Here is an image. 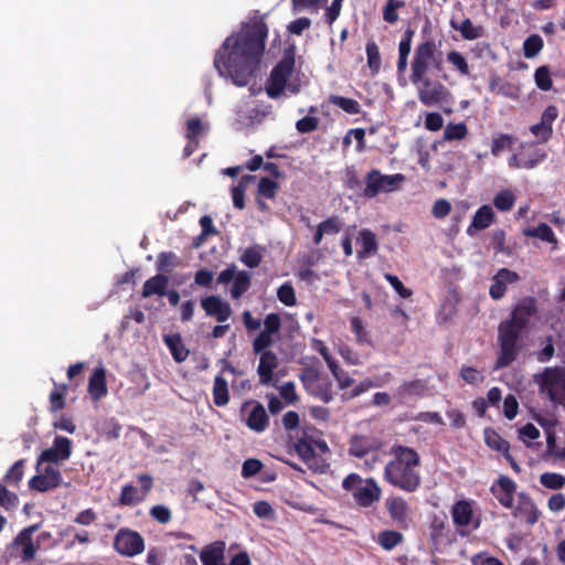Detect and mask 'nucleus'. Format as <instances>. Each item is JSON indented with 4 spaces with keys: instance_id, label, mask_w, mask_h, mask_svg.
<instances>
[{
    "instance_id": "obj_1",
    "label": "nucleus",
    "mask_w": 565,
    "mask_h": 565,
    "mask_svg": "<svg viewBox=\"0 0 565 565\" xmlns=\"http://www.w3.org/2000/svg\"><path fill=\"white\" fill-rule=\"evenodd\" d=\"M267 36L268 26L263 18L243 22L215 52L213 63L218 74L236 86H246L259 70Z\"/></svg>"
},
{
    "instance_id": "obj_2",
    "label": "nucleus",
    "mask_w": 565,
    "mask_h": 565,
    "mask_svg": "<svg viewBox=\"0 0 565 565\" xmlns=\"http://www.w3.org/2000/svg\"><path fill=\"white\" fill-rule=\"evenodd\" d=\"M534 312V301L524 299L513 310L511 319L500 323L498 335L500 353L495 362V369L505 367L515 360L519 334L527 326Z\"/></svg>"
},
{
    "instance_id": "obj_3",
    "label": "nucleus",
    "mask_w": 565,
    "mask_h": 565,
    "mask_svg": "<svg viewBox=\"0 0 565 565\" xmlns=\"http://www.w3.org/2000/svg\"><path fill=\"white\" fill-rule=\"evenodd\" d=\"M393 459L387 462L384 477L394 487L404 491H414L420 484V476L416 471L419 466L418 454L409 447L395 445L391 447Z\"/></svg>"
},
{
    "instance_id": "obj_4",
    "label": "nucleus",
    "mask_w": 565,
    "mask_h": 565,
    "mask_svg": "<svg viewBox=\"0 0 565 565\" xmlns=\"http://www.w3.org/2000/svg\"><path fill=\"white\" fill-rule=\"evenodd\" d=\"M441 70L443 53L436 42L428 39L417 44L411 62V81L423 79L430 76L431 72Z\"/></svg>"
},
{
    "instance_id": "obj_5",
    "label": "nucleus",
    "mask_w": 565,
    "mask_h": 565,
    "mask_svg": "<svg viewBox=\"0 0 565 565\" xmlns=\"http://www.w3.org/2000/svg\"><path fill=\"white\" fill-rule=\"evenodd\" d=\"M315 433L313 428L303 429L295 441L294 449L311 470L318 471L321 468L320 456L328 452L329 447L324 440L316 438Z\"/></svg>"
},
{
    "instance_id": "obj_6",
    "label": "nucleus",
    "mask_w": 565,
    "mask_h": 565,
    "mask_svg": "<svg viewBox=\"0 0 565 565\" xmlns=\"http://www.w3.org/2000/svg\"><path fill=\"white\" fill-rule=\"evenodd\" d=\"M540 393L546 396L554 405L565 406V370L562 367H546L534 376Z\"/></svg>"
},
{
    "instance_id": "obj_7",
    "label": "nucleus",
    "mask_w": 565,
    "mask_h": 565,
    "mask_svg": "<svg viewBox=\"0 0 565 565\" xmlns=\"http://www.w3.org/2000/svg\"><path fill=\"white\" fill-rule=\"evenodd\" d=\"M417 89V97L425 106H441L452 103L451 92L438 79L431 76L412 82Z\"/></svg>"
},
{
    "instance_id": "obj_8",
    "label": "nucleus",
    "mask_w": 565,
    "mask_h": 565,
    "mask_svg": "<svg viewBox=\"0 0 565 565\" xmlns=\"http://www.w3.org/2000/svg\"><path fill=\"white\" fill-rule=\"evenodd\" d=\"M406 178L402 173L383 174L379 170H371L365 177L363 195L373 199L379 194L392 193L402 189Z\"/></svg>"
},
{
    "instance_id": "obj_9",
    "label": "nucleus",
    "mask_w": 565,
    "mask_h": 565,
    "mask_svg": "<svg viewBox=\"0 0 565 565\" xmlns=\"http://www.w3.org/2000/svg\"><path fill=\"white\" fill-rule=\"evenodd\" d=\"M295 66V58L292 54L286 53L284 57L271 70L266 93L270 98H277L286 88L288 77L290 76Z\"/></svg>"
},
{
    "instance_id": "obj_10",
    "label": "nucleus",
    "mask_w": 565,
    "mask_h": 565,
    "mask_svg": "<svg viewBox=\"0 0 565 565\" xmlns=\"http://www.w3.org/2000/svg\"><path fill=\"white\" fill-rule=\"evenodd\" d=\"M239 416L246 426L256 433L265 431L269 425L264 405L255 399H247L241 405Z\"/></svg>"
},
{
    "instance_id": "obj_11",
    "label": "nucleus",
    "mask_w": 565,
    "mask_h": 565,
    "mask_svg": "<svg viewBox=\"0 0 565 565\" xmlns=\"http://www.w3.org/2000/svg\"><path fill=\"white\" fill-rule=\"evenodd\" d=\"M114 550L121 556L134 557L143 552L145 540L137 531L121 527L114 537Z\"/></svg>"
},
{
    "instance_id": "obj_12",
    "label": "nucleus",
    "mask_w": 565,
    "mask_h": 565,
    "mask_svg": "<svg viewBox=\"0 0 565 565\" xmlns=\"http://www.w3.org/2000/svg\"><path fill=\"white\" fill-rule=\"evenodd\" d=\"M39 530V524L24 527L13 540L11 553L19 556L22 562H31L35 557L36 546L33 543V534Z\"/></svg>"
},
{
    "instance_id": "obj_13",
    "label": "nucleus",
    "mask_w": 565,
    "mask_h": 565,
    "mask_svg": "<svg viewBox=\"0 0 565 565\" xmlns=\"http://www.w3.org/2000/svg\"><path fill=\"white\" fill-rule=\"evenodd\" d=\"M382 489L372 478H360L355 475V504L370 508L380 501Z\"/></svg>"
},
{
    "instance_id": "obj_14",
    "label": "nucleus",
    "mask_w": 565,
    "mask_h": 565,
    "mask_svg": "<svg viewBox=\"0 0 565 565\" xmlns=\"http://www.w3.org/2000/svg\"><path fill=\"white\" fill-rule=\"evenodd\" d=\"M72 455V440L64 436H56L51 448L44 449L38 459V466L43 462L57 463L67 460Z\"/></svg>"
},
{
    "instance_id": "obj_15",
    "label": "nucleus",
    "mask_w": 565,
    "mask_h": 565,
    "mask_svg": "<svg viewBox=\"0 0 565 565\" xmlns=\"http://www.w3.org/2000/svg\"><path fill=\"white\" fill-rule=\"evenodd\" d=\"M61 482L62 475L60 469L52 465H47L41 473L33 476L29 480V488L39 492H46L60 487Z\"/></svg>"
},
{
    "instance_id": "obj_16",
    "label": "nucleus",
    "mask_w": 565,
    "mask_h": 565,
    "mask_svg": "<svg viewBox=\"0 0 565 565\" xmlns=\"http://www.w3.org/2000/svg\"><path fill=\"white\" fill-rule=\"evenodd\" d=\"M377 447L379 445L374 440L366 438L355 440V458L359 459L358 462L355 461V467L363 468L366 471L374 469L379 461Z\"/></svg>"
},
{
    "instance_id": "obj_17",
    "label": "nucleus",
    "mask_w": 565,
    "mask_h": 565,
    "mask_svg": "<svg viewBox=\"0 0 565 565\" xmlns=\"http://www.w3.org/2000/svg\"><path fill=\"white\" fill-rule=\"evenodd\" d=\"M201 307L206 316L214 318L220 323H224L232 316L231 305L220 296L211 295L202 298Z\"/></svg>"
},
{
    "instance_id": "obj_18",
    "label": "nucleus",
    "mask_w": 565,
    "mask_h": 565,
    "mask_svg": "<svg viewBox=\"0 0 565 565\" xmlns=\"http://www.w3.org/2000/svg\"><path fill=\"white\" fill-rule=\"evenodd\" d=\"M385 507L391 519L398 525L406 527L411 519V509L406 500L401 497H390L385 501Z\"/></svg>"
},
{
    "instance_id": "obj_19",
    "label": "nucleus",
    "mask_w": 565,
    "mask_h": 565,
    "mask_svg": "<svg viewBox=\"0 0 565 565\" xmlns=\"http://www.w3.org/2000/svg\"><path fill=\"white\" fill-rule=\"evenodd\" d=\"M356 256L359 259L369 258L377 253L379 244L375 233L364 228L355 237Z\"/></svg>"
},
{
    "instance_id": "obj_20",
    "label": "nucleus",
    "mask_w": 565,
    "mask_h": 565,
    "mask_svg": "<svg viewBox=\"0 0 565 565\" xmlns=\"http://www.w3.org/2000/svg\"><path fill=\"white\" fill-rule=\"evenodd\" d=\"M519 278L516 271L501 268L493 277V282L489 290L490 296L495 300L501 299L505 294L508 285L516 282Z\"/></svg>"
},
{
    "instance_id": "obj_21",
    "label": "nucleus",
    "mask_w": 565,
    "mask_h": 565,
    "mask_svg": "<svg viewBox=\"0 0 565 565\" xmlns=\"http://www.w3.org/2000/svg\"><path fill=\"white\" fill-rule=\"evenodd\" d=\"M87 391L90 398L95 402L107 395L106 369L102 364L93 371L88 380Z\"/></svg>"
},
{
    "instance_id": "obj_22",
    "label": "nucleus",
    "mask_w": 565,
    "mask_h": 565,
    "mask_svg": "<svg viewBox=\"0 0 565 565\" xmlns=\"http://www.w3.org/2000/svg\"><path fill=\"white\" fill-rule=\"evenodd\" d=\"M451 516L457 526H468L471 524L473 529L479 526V521L473 518L472 505L467 500H460L452 505Z\"/></svg>"
},
{
    "instance_id": "obj_23",
    "label": "nucleus",
    "mask_w": 565,
    "mask_h": 565,
    "mask_svg": "<svg viewBox=\"0 0 565 565\" xmlns=\"http://www.w3.org/2000/svg\"><path fill=\"white\" fill-rule=\"evenodd\" d=\"M515 491V483L508 477H500L498 481L491 487V492L505 507L513 505V494Z\"/></svg>"
},
{
    "instance_id": "obj_24",
    "label": "nucleus",
    "mask_w": 565,
    "mask_h": 565,
    "mask_svg": "<svg viewBox=\"0 0 565 565\" xmlns=\"http://www.w3.org/2000/svg\"><path fill=\"white\" fill-rule=\"evenodd\" d=\"M278 366V358L273 351H265L262 353L257 373L262 385L270 384L274 375V370Z\"/></svg>"
},
{
    "instance_id": "obj_25",
    "label": "nucleus",
    "mask_w": 565,
    "mask_h": 565,
    "mask_svg": "<svg viewBox=\"0 0 565 565\" xmlns=\"http://www.w3.org/2000/svg\"><path fill=\"white\" fill-rule=\"evenodd\" d=\"M169 286V277L164 274L157 275L147 279L142 286L141 297L150 298L152 296H164Z\"/></svg>"
},
{
    "instance_id": "obj_26",
    "label": "nucleus",
    "mask_w": 565,
    "mask_h": 565,
    "mask_svg": "<svg viewBox=\"0 0 565 565\" xmlns=\"http://www.w3.org/2000/svg\"><path fill=\"white\" fill-rule=\"evenodd\" d=\"M225 543L215 541L204 546L200 553L203 565H224Z\"/></svg>"
},
{
    "instance_id": "obj_27",
    "label": "nucleus",
    "mask_w": 565,
    "mask_h": 565,
    "mask_svg": "<svg viewBox=\"0 0 565 565\" xmlns=\"http://www.w3.org/2000/svg\"><path fill=\"white\" fill-rule=\"evenodd\" d=\"M318 351L327 362L333 376L339 382V386L341 388L350 386L351 379L340 369L338 362L329 353V349L321 341H318Z\"/></svg>"
},
{
    "instance_id": "obj_28",
    "label": "nucleus",
    "mask_w": 565,
    "mask_h": 565,
    "mask_svg": "<svg viewBox=\"0 0 565 565\" xmlns=\"http://www.w3.org/2000/svg\"><path fill=\"white\" fill-rule=\"evenodd\" d=\"M163 342L175 362L181 363L188 359L190 350L184 345L179 333L164 335Z\"/></svg>"
},
{
    "instance_id": "obj_29",
    "label": "nucleus",
    "mask_w": 565,
    "mask_h": 565,
    "mask_svg": "<svg viewBox=\"0 0 565 565\" xmlns=\"http://www.w3.org/2000/svg\"><path fill=\"white\" fill-rule=\"evenodd\" d=\"M489 88L492 93L511 99H518L520 96V90L516 86H514L510 82L502 79L497 74H492L490 76Z\"/></svg>"
},
{
    "instance_id": "obj_30",
    "label": "nucleus",
    "mask_w": 565,
    "mask_h": 565,
    "mask_svg": "<svg viewBox=\"0 0 565 565\" xmlns=\"http://www.w3.org/2000/svg\"><path fill=\"white\" fill-rule=\"evenodd\" d=\"M493 218H494V213H493L492 207L489 205H482L475 213L472 222L467 230L468 234L471 235L472 230L481 231V230L489 227L492 224Z\"/></svg>"
},
{
    "instance_id": "obj_31",
    "label": "nucleus",
    "mask_w": 565,
    "mask_h": 565,
    "mask_svg": "<svg viewBox=\"0 0 565 565\" xmlns=\"http://www.w3.org/2000/svg\"><path fill=\"white\" fill-rule=\"evenodd\" d=\"M523 235L526 237H535L548 244H552L553 249L557 248L558 241L553 230L546 223H540L535 227H526L523 230Z\"/></svg>"
},
{
    "instance_id": "obj_32",
    "label": "nucleus",
    "mask_w": 565,
    "mask_h": 565,
    "mask_svg": "<svg viewBox=\"0 0 565 565\" xmlns=\"http://www.w3.org/2000/svg\"><path fill=\"white\" fill-rule=\"evenodd\" d=\"M213 402L216 406L223 407L230 402L228 384L222 375L214 377L212 388Z\"/></svg>"
},
{
    "instance_id": "obj_33",
    "label": "nucleus",
    "mask_w": 565,
    "mask_h": 565,
    "mask_svg": "<svg viewBox=\"0 0 565 565\" xmlns=\"http://www.w3.org/2000/svg\"><path fill=\"white\" fill-rule=\"evenodd\" d=\"M250 279V274L246 270H242L236 274L231 289V296L233 299L241 298L249 289Z\"/></svg>"
},
{
    "instance_id": "obj_34",
    "label": "nucleus",
    "mask_w": 565,
    "mask_h": 565,
    "mask_svg": "<svg viewBox=\"0 0 565 565\" xmlns=\"http://www.w3.org/2000/svg\"><path fill=\"white\" fill-rule=\"evenodd\" d=\"M25 459L15 461L3 476V482L8 486L17 487L24 475Z\"/></svg>"
},
{
    "instance_id": "obj_35",
    "label": "nucleus",
    "mask_w": 565,
    "mask_h": 565,
    "mask_svg": "<svg viewBox=\"0 0 565 565\" xmlns=\"http://www.w3.org/2000/svg\"><path fill=\"white\" fill-rule=\"evenodd\" d=\"M67 390V384H62L61 386L55 384L54 388L50 393V412L56 413L65 407V395Z\"/></svg>"
},
{
    "instance_id": "obj_36",
    "label": "nucleus",
    "mask_w": 565,
    "mask_h": 565,
    "mask_svg": "<svg viewBox=\"0 0 565 565\" xmlns=\"http://www.w3.org/2000/svg\"><path fill=\"white\" fill-rule=\"evenodd\" d=\"M254 179L253 175H244L236 185L232 188L233 205L243 210L245 207V190L249 180Z\"/></svg>"
},
{
    "instance_id": "obj_37",
    "label": "nucleus",
    "mask_w": 565,
    "mask_h": 565,
    "mask_svg": "<svg viewBox=\"0 0 565 565\" xmlns=\"http://www.w3.org/2000/svg\"><path fill=\"white\" fill-rule=\"evenodd\" d=\"M466 40H476L484 35V29L476 25L469 19H465L459 26H455Z\"/></svg>"
},
{
    "instance_id": "obj_38",
    "label": "nucleus",
    "mask_w": 565,
    "mask_h": 565,
    "mask_svg": "<svg viewBox=\"0 0 565 565\" xmlns=\"http://www.w3.org/2000/svg\"><path fill=\"white\" fill-rule=\"evenodd\" d=\"M484 441L488 445V447H490L493 450L500 451L503 455L509 451V443L492 429L484 430Z\"/></svg>"
},
{
    "instance_id": "obj_39",
    "label": "nucleus",
    "mask_w": 565,
    "mask_h": 565,
    "mask_svg": "<svg viewBox=\"0 0 565 565\" xmlns=\"http://www.w3.org/2000/svg\"><path fill=\"white\" fill-rule=\"evenodd\" d=\"M516 201V196L511 190H502L498 192L493 199L494 206L500 211H510Z\"/></svg>"
},
{
    "instance_id": "obj_40",
    "label": "nucleus",
    "mask_w": 565,
    "mask_h": 565,
    "mask_svg": "<svg viewBox=\"0 0 565 565\" xmlns=\"http://www.w3.org/2000/svg\"><path fill=\"white\" fill-rule=\"evenodd\" d=\"M468 135V128L463 122H449L444 130V139L446 141L462 140Z\"/></svg>"
},
{
    "instance_id": "obj_41",
    "label": "nucleus",
    "mask_w": 565,
    "mask_h": 565,
    "mask_svg": "<svg viewBox=\"0 0 565 565\" xmlns=\"http://www.w3.org/2000/svg\"><path fill=\"white\" fill-rule=\"evenodd\" d=\"M179 265V258L173 252H161L158 255L156 268L158 273L169 271L170 268L177 267Z\"/></svg>"
},
{
    "instance_id": "obj_42",
    "label": "nucleus",
    "mask_w": 565,
    "mask_h": 565,
    "mask_svg": "<svg viewBox=\"0 0 565 565\" xmlns=\"http://www.w3.org/2000/svg\"><path fill=\"white\" fill-rule=\"evenodd\" d=\"M447 61L452 65L455 70L458 71V73L461 76H469L470 75V67L466 60V57L458 51H450L447 54Z\"/></svg>"
},
{
    "instance_id": "obj_43",
    "label": "nucleus",
    "mask_w": 565,
    "mask_h": 565,
    "mask_svg": "<svg viewBox=\"0 0 565 565\" xmlns=\"http://www.w3.org/2000/svg\"><path fill=\"white\" fill-rule=\"evenodd\" d=\"M405 7L403 0H388L383 9V19L387 23H396L398 20V10Z\"/></svg>"
},
{
    "instance_id": "obj_44",
    "label": "nucleus",
    "mask_w": 565,
    "mask_h": 565,
    "mask_svg": "<svg viewBox=\"0 0 565 565\" xmlns=\"http://www.w3.org/2000/svg\"><path fill=\"white\" fill-rule=\"evenodd\" d=\"M367 66L373 74H376L381 68V54L377 44L370 41L366 44Z\"/></svg>"
},
{
    "instance_id": "obj_45",
    "label": "nucleus",
    "mask_w": 565,
    "mask_h": 565,
    "mask_svg": "<svg viewBox=\"0 0 565 565\" xmlns=\"http://www.w3.org/2000/svg\"><path fill=\"white\" fill-rule=\"evenodd\" d=\"M403 540V535L396 531H384L379 534V543L385 550H392Z\"/></svg>"
},
{
    "instance_id": "obj_46",
    "label": "nucleus",
    "mask_w": 565,
    "mask_h": 565,
    "mask_svg": "<svg viewBox=\"0 0 565 565\" xmlns=\"http://www.w3.org/2000/svg\"><path fill=\"white\" fill-rule=\"evenodd\" d=\"M278 300L285 306L291 307L297 302L295 289L290 282L282 284L277 290Z\"/></svg>"
},
{
    "instance_id": "obj_47",
    "label": "nucleus",
    "mask_w": 565,
    "mask_h": 565,
    "mask_svg": "<svg viewBox=\"0 0 565 565\" xmlns=\"http://www.w3.org/2000/svg\"><path fill=\"white\" fill-rule=\"evenodd\" d=\"M523 149H525L523 147ZM522 157L525 163V169H533L540 162L544 161L546 158V152L543 149H533L531 151L524 150L522 152Z\"/></svg>"
},
{
    "instance_id": "obj_48",
    "label": "nucleus",
    "mask_w": 565,
    "mask_h": 565,
    "mask_svg": "<svg viewBox=\"0 0 565 565\" xmlns=\"http://www.w3.org/2000/svg\"><path fill=\"white\" fill-rule=\"evenodd\" d=\"M540 481L544 487H546L548 489L557 490V489H561L564 487L565 477L559 473L545 472V473L541 475Z\"/></svg>"
},
{
    "instance_id": "obj_49",
    "label": "nucleus",
    "mask_w": 565,
    "mask_h": 565,
    "mask_svg": "<svg viewBox=\"0 0 565 565\" xmlns=\"http://www.w3.org/2000/svg\"><path fill=\"white\" fill-rule=\"evenodd\" d=\"M19 503V498L14 492L7 489L6 483H0V507L6 510L14 509Z\"/></svg>"
},
{
    "instance_id": "obj_50",
    "label": "nucleus",
    "mask_w": 565,
    "mask_h": 565,
    "mask_svg": "<svg viewBox=\"0 0 565 565\" xmlns=\"http://www.w3.org/2000/svg\"><path fill=\"white\" fill-rule=\"evenodd\" d=\"M535 84L542 90H550L553 86L550 70L546 66H540L534 74Z\"/></svg>"
},
{
    "instance_id": "obj_51",
    "label": "nucleus",
    "mask_w": 565,
    "mask_h": 565,
    "mask_svg": "<svg viewBox=\"0 0 565 565\" xmlns=\"http://www.w3.org/2000/svg\"><path fill=\"white\" fill-rule=\"evenodd\" d=\"M278 189V184L269 179V178H262L258 183V194L266 198V199H274L276 196V192Z\"/></svg>"
},
{
    "instance_id": "obj_52",
    "label": "nucleus",
    "mask_w": 565,
    "mask_h": 565,
    "mask_svg": "<svg viewBox=\"0 0 565 565\" xmlns=\"http://www.w3.org/2000/svg\"><path fill=\"white\" fill-rule=\"evenodd\" d=\"M513 142V138L510 135H499L493 138L491 143V153L498 157L503 150L510 149Z\"/></svg>"
},
{
    "instance_id": "obj_53",
    "label": "nucleus",
    "mask_w": 565,
    "mask_h": 565,
    "mask_svg": "<svg viewBox=\"0 0 565 565\" xmlns=\"http://www.w3.org/2000/svg\"><path fill=\"white\" fill-rule=\"evenodd\" d=\"M263 259L262 254L254 247H248L241 256V262L249 268H256Z\"/></svg>"
},
{
    "instance_id": "obj_54",
    "label": "nucleus",
    "mask_w": 565,
    "mask_h": 565,
    "mask_svg": "<svg viewBox=\"0 0 565 565\" xmlns=\"http://www.w3.org/2000/svg\"><path fill=\"white\" fill-rule=\"evenodd\" d=\"M264 465L259 459L249 458L243 462L242 477L245 479L256 476L263 469Z\"/></svg>"
},
{
    "instance_id": "obj_55",
    "label": "nucleus",
    "mask_w": 565,
    "mask_h": 565,
    "mask_svg": "<svg viewBox=\"0 0 565 565\" xmlns=\"http://www.w3.org/2000/svg\"><path fill=\"white\" fill-rule=\"evenodd\" d=\"M425 383L420 380L411 381L404 383L399 386L397 393L399 396L404 397L407 395H417L420 394L425 390Z\"/></svg>"
},
{
    "instance_id": "obj_56",
    "label": "nucleus",
    "mask_w": 565,
    "mask_h": 565,
    "mask_svg": "<svg viewBox=\"0 0 565 565\" xmlns=\"http://www.w3.org/2000/svg\"><path fill=\"white\" fill-rule=\"evenodd\" d=\"M412 50V43L401 41L398 44L397 71L404 73L408 65V56Z\"/></svg>"
},
{
    "instance_id": "obj_57",
    "label": "nucleus",
    "mask_w": 565,
    "mask_h": 565,
    "mask_svg": "<svg viewBox=\"0 0 565 565\" xmlns=\"http://www.w3.org/2000/svg\"><path fill=\"white\" fill-rule=\"evenodd\" d=\"M137 489L132 484H125L121 488L119 503L121 505H132L139 502L141 499L137 498Z\"/></svg>"
},
{
    "instance_id": "obj_58",
    "label": "nucleus",
    "mask_w": 565,
    "mask_h": 565,
    "mask_svg": "<svg viewBox=\"0 0 565 565\" xmlns=\"http://www.w3.org/2000/svg\"><path fill=\"white\" fill-rule=\"evenodd\" d=\"M543 47V40L539 35H532L524 42L523 49L526 57L535 56Z\"/></svg>"
},
{
    "instance_id": "obj_59",
    "label": "nucleus",
    "mask_w": 565,
    "mask_h": 565,
    "mask_svg": "<svg viewBox=\"0 0 565 565\" xmlns=\"http://www.w3.org/2000/svg\"><path fill=\"white\" fill-rule=\"evenodd\" d=\"M451 212V204L446 199H438L434 202L431 214L435 218L441 220L448 216Z\"/></svg>"
},
{
    "instance_id": "obj_60",
    "label": "nucleus",
    "mask_w": 565,
    "mask_h": 565,
    "mask_svg": "<svg viewBox=\"0 0 565 565\" xmlns=\"http://www.w3.org/2000/svg\"><path fill=\"white\" fill-rule=\"evenodd\" d=\"M281 328V319L278 313L271 312L268 313L264 320V330L268 334H276L279 332Z\"/></svg>"
},
{
    "instance_id": "obj_61",
    "label": "nucleus",
    "mask_w": 565,
    "mask_h": 565,
    "mask_svg": "<svg viewBox=\"0 0 565 565\" xmlns=\"http://www.w3.org/2000/svg\"><path fill=\"white\" fill-rule=\"evenodd\" d=\"M203 132V124L199 117L190 118L186 121L185 137L189 140H198V137Z\"/></svg>"
},
{
    "instance_id": "obj_62",
    "label": "nucleus",
    "mask_w": 565,
    "mask_h": 565,
    "mask_svg": "<svg viewBox=\"0 0 565 565\" xmlns=\"http://www.w3.org/2000/svg\"><path fill=\"white\" fill-rule=\"evenodd\" d=\"M273 344V335L260 332L253 341V350L255 353H264Z\"/></svg>"
},
{
    "instance_id": "obj_63",
    "label": "nucleus",
    "mask_w": 565,
    "mask_h": 565,
    "mask_svg": "<svg viewBox=\"0 0 565 565\" xmlns=\"http://www.w3.org/2000/svg\"><path fill=\"white\" fill-rule=\"evenodd\" d=\"M319 120L313 116H306L296 122V128L300 134H308L318 128Z\"/></svg>"
},
{
    "instance_id": "obj_64",
    "label": "nucleus",
    "mask_w": 565,
    "mask_h": 565,
    "mask_svg": "<svg viewBox=\"0 0 565 565\" xmlns=\"http://www.w3.org/2000/svg\"><path fill=\"white\" fill-rule=\"evenodd\" d=\"M120 431H121V426L114 418H110L103 423L102 433L108 439L118 438L120 436Z\"/></svg>"
}]
</instances>
